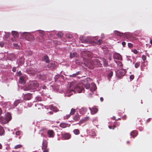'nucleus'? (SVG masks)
Here are the masks:
<instances>
[{"instance_id":"f257e3e1","label":"nucleus","mask_w":152,"mask_h":152,"mask_svg":"<svg viewBox=\"0 0 152 152\" xmlns=\"http://www.w3.org/2000/svg\"><path fill=\"white\" fill-rule=\"evenodd\" d=\"M84 57L83 58V60L84 63H83L81 62H79V61L76 60L75 62L78 65H80L81 66H88L90 65V64H91V61L90 59L92 57V54L90 52H84L83 53Z\"/></svg>"},{"instance_id":"f03ea898","label":"nucleus","mask_w":152,"mask_h":152,"mask_svg":"<svg viewBox=\"0 0 152 152\" xmlns=\"http://www.w3.org/2000/svg\"><path fill=\"white\" fill-rule=\"evenodd\" d=\"M70 91H73L76 90L78 93H81L84 91L83 84L80 83L76 84L75 82L71 83L69 86Z\"/></svg>"},{"instance_id":"7ed1b4c3","label":"nucleus","mask_w":152,"mask_h":152,"mask_svg":"<svg viewBox=\"0 0 152 152\" xmlns=\"http://www.w3.org/2000/svg\"><path fill=\"white\" fill-rule=\"evenodd\" d=\"M39 86V84L36 81L30 82L27 86H25L22 88V89L25 91L30 90H34L37 89Z\"/></svg>"},{"instance_id":"20e7f679","label":"nucleus","mask_w":152,"mask_h":152,"mask_svg":"<svg viewBox=\"0 0 152 152\" xmlns=\"http://www.w3.org/2000/svg\"><path fill=\"white\" fill-rule=\"evenodd\" d=\"M126 72V69L123 68L122 67H118L116 72V75L118 77L121 78L125 75Z\"/></svg>"},{"instance_id":"39448f33","label":"nucleus","mask_w":152,"mask_h":152,"mask_svg":"<svg viewBox=\"0 0 152 152\" xmlns=\"http://www.w3.org/2000/svg\"><path fill=\"white\" fill-rule=\"evenodd\" d=\"M23 35L26 39L28 41H32L34 39L33 36L28 33H24Z\"/></svg>"},{"instance_id":"423d86ee","label":"nucleus","mask_w":152,"mask_h":152,"mask_svg":"<svg viewBox=\"0 0 152 152\" xmlns=\"http://www.w3.org/2000/svg\"><path fill=\"white\" fill-rule=\"evenodd\" d=\"M47 142L46 140H44L42 143V149L43 150V152H48L47 147Z\"/></svg>"},{"instance_id":"0eeeda50","label":"nucleus","mask_w":152,"mask_h":152,"mask_svg":"<svg viewBox=\"0 0 152 152\" xmlns=\"http://www.w3.org/2000/svg\"><path fill=\"white\" fill-rule=\"evenodd\" d=\"M47 134L48 137L49 138H53L55 135V133L54 131L52 129H50L48 130Z\"/></svg>"},{"instance_id":"6e6552de","label":"nucleus","mask_w":152,"mask_h":152,"mask_svg":"<svg viewBox=\"0 0 152 152\" xmlns=\"http://www.w3.org/2000/svg\"><path fill=\"white\" fill-rule=\"evenodd\" d=\"M32 98V95L30 93H27L24 95L23 99L25 100H29Z\"/></svg>"},{"instance_id":"1a4fd4ad","label":"nucleus","mask_w":152,"mask_h":152,"mask_svg":"<svg viewBox=\"0 0 152 152\" xmlns=\"http://www.w3.org/2000/svg\"><path fill=\"white\" fill-rule=\"evenodd\" d=\"M89 108L91 114L92 115L95 114L98 111V109L96 107H94L92 108L89 107Z\"/></svg>"},{"instance_id":"9d476101","label":"nucleus","mask_w":152,"mask_h":152,"mask_svg":"<svg viewBox=\"0 0 152 152\" xmlns=\"http://www.w3.org/2000/svg\"><path fill=\"white\" fill-rule=\"evenodd\" d=\"M113 58L114 59L121 60L122 59V57L119 53H115L113 54Z\"/></svg>"},{"instance_id":"9b49d317","label":"nucleus","mask_w":152,"mask_h":152,"mask_svg":"<svg viewBox=\"0 0 152 152\" xmlns=\"http://www.w3.org/2000/svg\"><path fill=\"white\" fill-rule=\"evenodd\" d=\"M61 136L64 139H69L71 137V135L69 133H63Z\"/></svg>"},{"instance_id":"f8f14e48","label":"nucleus","mask_w":152,"mask_h":152,"mask_svg":"<svg viewBox=\"0 0 152 152\" xmlns=\"http://www.w3.org/2000/svg\"><path fill=\"white\" fill-rule=\"evenodd\" d=\"M42 60L43 61H45L46 63H48L50 62L49 58L47 55H45L42 57Z\"/></svg>"},{"instance_id":"ddd939ff","label":"nucleus","mask_w":152,"mask_h":152,"mask_svg":"<svg viewBox=\"0 0 152 152\" xmlns=\"http://www.w3.org/2000/svg\"><path fill=\"white\" fill-rule=\"evenodd\" d=\"M70 126V124L64 123H61L60 124V127L63 128H65L67 127H69Z\"/></svg>"},{"instance_id":"4468645a","label":"nucleus","mask_w":152,"mask_h":152,"mask_svg":"<svg viewBox=\"0 0 152 152\" xmlns=\"http://www.w3.org/2000/svg\"><path fill=\"white\" fill-rule=\"evenodd\" d=\"M64 76L62 75H55L54 77L55 80H57L58 79L61 80V79H64Z\"/></svg>"},{"instance_id":"2eb2a0df","label":"nucleus","mask_w":152,"mask_h":152,"mask_svg":"<svg viewBox=\"0 0 152 152\" xmlns=\"http://www.w3.org/2000/svg\"><path fill=\"white\" fill-rule=\"evenodd\" d=\"M37 77L39 79L42 80H45L46 78V76L43 74H39L38 75Z\"/></svg>"},{"instance_id":"dca6fc26","label":"nucleus","mask_w":152,"mask_h":152,"mask_svg":"<svg viewBox=\"0 0 152 152\" xmlns=\"http://www.w3.org/2000/svg\"><path fill=\"white\" fill-rule=\"evenodd\" d=\"M87 110L86 108L83 107L79 110V111L80 114H83L86 112Z\"/></svg>"},{"instance_id":"f3484780","label":"nucleus","mask_w":152,"mask_h":152,"mask_svg":"<svg viewBox=\"0 0 152 152\" xmlns=\"http://www.w3.org/2000/svg\"><path fill=\"white\" fill-rule=\"evenodd\" d=\"M6 118L7 119V120L9 122L12 119V116L11 114L9 113H7L5 116Z\"/></svg>"},{"instance_id":"a211bd4d","label":"nucleus","mask_w":152,"mask_h":152,"mask_svg":"<svg viewBox=\"0 0 152 152\" xmlns=\"http://www.w3.org/2000/svg\"><path fill=\"white\" fill-rule=\"evenodd\" d=\"M88 41V43H90L93 42H94V39H95V37H87Z\"/></svg>"},{"instance_id":"6ab92c4d","label":"nucleus","mask_w":152,"mask_h":152,"mask_svg":"<svg viewBox=\"0 0 152 152\" xmlns=\"http://www.w3.org/2000/svg\"><path fill=\"white\" fill-rule=\"evenodd\" d=\"M0 121L2 123L5 124L8 123L9 122L7 120V119L5 117L4 118L2 117H0Z\"/></svg>"},{"instance_id":"aec40b11","label":"nucleus","mask_w":152,"mask_h":152,"mask_svg":"<svg viewBox=\"0 0 152 152\" xmlns=\"http://www.w3.org/2000/svg\"><path fill=\"white\" fill-rule=\"evenodd\" d=\"M80 39L83 43H88L87 38H84L83 36H81L79 38Z\"/></svg>"},{"instance_id":"412c9836","label":"nucleus","mask_w":152,"mask_h":152,"mask_svg":"<svg viewBox=\"0 0 152 152\" xmlns=\"http://www.w3.org/2000/svg\"><path fill=\"white\" fill-rule=\"evenodd\" d=\"M79 55L76 52L71 53L70 54V57L71 58H75L77 57Z\"/></svg>"},{"instance_id":"4be33fe9","label":"nucleus","mask_w":152,"mask_h":152,"mask_svg":"<svg viewBox=\"0 0 152 152\" xmlns=\"http://www.w3.org/2000/svg\"><path fill=\"white\" fill-rule=\"evenodd\" d=\"M24 63V59L23 58H22L19 59L18 61V63L19 66H22Z\"/></svg>"},{"instance_id":"5701e85b","label":"nucleus","mask_w":152,"mask_h":152,"mask_svg":"<svg viewBox=\"0 0 152 152\" xmlns=\"http://www.w3.org/2000/svg\"><path fill=\"white\" fill-rule=\"evenodd\" d=\"M80 115L78 114L75 115L73 118V119L75 121H79L80 119Z\"/></svg>"},{"instance_id":"b1692460","label":"nucleus","mask_w":152,"mask_h":152,"mask_svg":"<svg viewBox=\"0 0 152 152\" xmlns=\"http://www.w3.org/2000/svg\"><path fill=\"white\" fill-rule=\"evenodd\" d=\"M137 131L136 130H134L131 132V133H130V135L132 137H135L137 136Z\"/></svg>"},{"instance_id":"393cba45","label":"nucleus","mask_w":152,"mask_h":152,"mask_svg":"<svg viewBox=\"0 0 152 152\" xmlns=\"http://www.w3.org/2000/svg\"><path fill=\"white\" fill-rule=\"evenodd\" d=\"M12 34L13 36L15 38L18 37L19 35L18 33L15 31H12Z\"/></svg>"},{"instance_id":"a878e982","label":"nucleus","mask_w":152,"mask_h":152,"mask_svg":"<svg viewBox=\"0 0 152 152\" xmlns=\"http://www.w3.org/2000/svg\"><path fill=\"white\" fill-rule=\"evenodd\" d=\"M23 100L21 99H18L15 101L14 102V104L15 106H17L18 104L22 102Z\"/></svg>"},{"instance_id":"bb28decb","label":"nucleus","mask_w":152,"mask_h":152,"mask_svg":"<svg viewBox=\"0 0 152 152\" xmlns=\"http://www.w3.org/2000/svg\"><path fill=\"white\" fill-rule=\"evenodd\" d=\"M19 82L22 84H24L25 83L24 77L23 76L21 77L19 80Z\"/></svg>"},{"instance_id":"cd10ccee","label":"nucleus","mask_w":152,"mask_h":152,"mask_svg":"<svg viewBox=\"0 0 152 152\" xmlns=\"http://www.w3.org/2000/svg\"><path fill=\"white\" fill-rule=\"evenodd\" d=\"M114 33L115 35L119 36H122L123 35V33H121L117 31H114Z\"/></svg>"},{"instance_id":"c85d7f7f","label":"nucleus","mask_w":152,"mask_h":152,"mask_svg":"<svg viewBox=\"0 0 152 152\" xmlns=\"http://www.w3.org/2000/svg\"><path fill=\"white\" fill-rule=\"evenodd\" d=\"M102 60L104 66H106L108 65V61L106 59L104 58H102Z\"/></svg>"},{"instance_id":"c756f323","label":"nucleus","mask_w":152,"mask_h":152,"mask_svg":"<svg viewBox=\"0 0 152 152\" xmlns=\"http://www.w3.org/2000/svg\"><path fill=\"white\" fill-rule=\"evenodd\" d=\"M81 72L80 71H79L77 72L76 73L73 74L72 75H70V77H75L77 76V75H78L81 74Z\"/></svg>"},{"instance_id":"7c9ffc66","label":"nucleus","mask_w":152,"mask_h":152,"mask_svg":"<svg viewBox=\"0 0 152 152\" xmlns=\"http://www.w3.org/2000/svg\"><path fill=\"white\" fill-rule=\"evenodd\" d=\"M4 131L3 128L0 126V135H2L4 133Z\"/></svg>"},{"instance_id":"2f4dec72","label":"nucleus","mask_w":152,"mask_h":152,"mask_svg":"<svg viewBox=\"0 0 152 152\" xmlns=\"http://www.w3.org/2000/svg\"><path fill=\"white\" fill-rule=\"evenodd\" d=\"M92 88H90V90L91 91H94L96 89V86L94 84H92Z\"/></svg>"},{"instance_id":"473e14b6","label":"nucleus","mask_w":152,"mask_h":152,"mask_svg":"<svg viewBox=\"0 0 152 152\" xmlns=\"http://www.w3.org/2000/svg\"><path fill=\"white\" fill-rule=\"evenodd\" d=\"M73 132L74 134L76 135H78L80 133V131L78 129H75L74 130Z\"/></svg>"},{"instance_id":"72a5a7b5","label":"nucleus","mask_w":152,"mask_h":152,"mask_svg":"<svg viewBox=\"0 0 152 152\" xmlns=\"http://www.w3.org/2000/svg\"><path fill=\"white\" fill-rule=\"evenodd\" d=\"M113 75V72L112 71H110L108 75V79L110 78Z\"/></svg>"},{"instance_id":"f704fd0d","label":"nucleus","mask_w":152,"mask_h":152,"mask_svg":"<svg viewBox=\"0 0 152 152\" xmlns=\"http://www.w3.org/2000/svg\"><path fill=\"white\" fill-rule=\"evenodd\" d=\"M84 86L86 89H88L90 87V83H87L85 84Z\"/></svg>"},{"instance_id":"c9c22d12","label":"nucleus","mask_w":152,"mask_h":152,"mask_svg":"<svg viewBox=\"0 0 152 152\" xmlns=\"http://www.w3.org/2000/svg\"><path fill=\"white\" fill-rule=\"evenodd\" d=\"M22 146V145L20 144H19L15 145V146L14 148L15 149H18L21 148Z\"/></svg>"},{"instance_id":"e433bc0d","label":"nucleus","mask_w":152,"mask_h":152,"mask_svg":"<svg viewBox=\"0 0 152 152\" xmlns=\"http://www.w3.org/2000/svg\"><path fill=\"white\" fill-rule=\"evenodd\" d=\"M75 112V110L74 109L72 108L71 110L70 114L71 115H73Z\"/></svg>"},{"instance_id":"4c0bfd02","label":"nucleus","mask_w":152,"mask_h":152,"mask_svg":"<svg viewBox=\"0 0 152 152\" xmlns=\"http://www.w3.org/2000/svg\"><path fill=\"white\" fill-rule=\"evenodd\" d=\"M112 54L110 53H108L107 54L106 58H107L109 60H111V59Z\"/></svg>"},{"instance_id":"58836bf2","label":"nucleus","mask_w":152,"mask_h":152,"mask_svg":"<svg viewBox=\"0 0 152 152\" xmlns=\"http://www.w3.org/2000/svg\"><path fill=\"white\" fill-rule=\"evenodd\" d=\"M118 66H123L122 62L120 61H115Z\"/></svg>"},{"instance_id":"ea45409f","label":"nucleus","mask_w":152,"mask_h":152,"mask_svg":"<svg viewBox=\"0 0 152 152\" xmlns=\"http://www.w3.org/2000/svg\"><path fill=\"white\" fill-rule=\"evenodd\" d=\"M63 35V34L61 32H59L57 34V36L58 37L61 38L62 37Z\"/></svg>"},{"instance_id":"a19ab883","label":"nucleus","mask_w":152,"mask_h":152,"mask_svg":"<svg viewBox=\"0 0 152 152\" xmlns=\"http://www.w3.org/2000/svg\"><path fill=\"white\" fill-rule=\"evenodd\" d=\"M35 100L37 101H41L42 99H41V97L40 96H37L36 97Z\"/></svg>"},{"instance_id":"79ce46f5","label":"nucleus","mask_w":152,"mask_h":152,"mask_svg":"<svg viewBox=\"0 0 152 152\" xmlns=\"http://www.w3.org/2000/svg\"><path fill=\"white\" fill-rule=\"evenodd\" d=\"M7 102H3L2 103V105L4 107H6L7 105Z\"/></svg>"},{"instance_id":"37998d69","label":"nucleus","mask_w":152,"mask_h":152,"mask_svg":"<svg viewBox=\"0 0 152 152\" xmlns=\"http://www.w3.org/2000/svg\"><path fill=\"white\" fill-rule=\"evenodd\" d=\"M13 45L14 47L16 48L17 49H19L20 48L19 46L16 43H13Z\"/></svg>"},{"instance_id":"c03bdc74","label":"nucleus","mask_w":152,"mask_h":152,"mask_svg":"<svg viewBox=\"0 0 152 152\" xmlns=\"http://www.w3.org/2000/svg\"><path fill=\"white\" fill-rule=\"evenodd\" d=\"M47 129L45 127H42L41 128L40 131L41 132L45 131L47 130Z\"/></svg>"},{"instance_id":"a18cd8bd","label":"nucleus","mask_w":152,"mask_h":152,"mask_svg":"<svg viewBox=\"0 0 152 152\" xmlns=\"http://www.w3.org/2000/svg\"><path fill=\"white\" fill-rule=\"evenodd\" d=\"M142 59L143 60V61L145 62V61L146 60V56L145 55H143L142 56Z\"/></svg>"},{"instance_id":"49530a36","label":"nucleus","mask_w":152,"mask_h":152,"mask_svg":"<svg viewBox=\"0 0 152 152\" xmlns=\"http://www.w3.org/2000/svg\"><path fill=\"white\" fill-rule=\"evenodd\" d=\"M102 43V41L101 39H99L97 42V44L98 45H101Z\"/></svg>"},{"instance_id":"de8ad7c7","label":"nucleus","mask_w":152,"mask_h":152,"mask_svg":"<svg viewBox=\"0 0 152 152\" xmlns=\"http://www.w3.org/2000/svg\"><path fill=\"white\" fill-rule=\"evenodd\" d=\"M89 117L88 116H87L85 117L83 119V121H88L89 119Z\"/></svg>"},{"instance_id":"09e8293b","label":"nucleus","mask_w":152,"mask_h":152,"mask_svg":"<svg viewBox=\"0 0 152 152\" xmlns=\"http://www.w3.org/2000/svg\"><path fill=\"white\" fill-rule=\"evenodd\" d=\"M132 51L134 53L137 54L138 53V52L136 49H134L132 50Z\"/></svg>"},{"instance_id":"8fccbe9b","label":"nucleus","mask_w":152,"mask_h":152,"mask_svg":"<svg viewBox=\"0 0 152 152\" xmlns=\"http://www.w3.org/2000/svg\"><path fill=\"white\" fill-rule=\"evenodd\" d=\"M128 46L130 48H132L133 47V45L131 43H128Z\"/></svg>"},{"instance_id":"3c124183","label":"nucleus","mask_w":152,"mask_h":152,"mask_svg":"<svg viewBox=\"0 0 152 152\" xmlns=\"http://www.w3.org/2000/svg\"><path fill=\"white\" fill-rule=\"evenodd\" d=\"M4 45V43L3 42H0V46L1 47H3Z\"/></svg>"},{"instance_id":"603ef678","label":"nucleus","mask_w":152,"mask_h":152,"mask_svg":"<svg viewBox=\"0 0 152 152\" xmlns=\"http://www.w3.org/2000/svg\"><path fill=\"white\" fill-rule=\"evenodd\" d=\"M105 54H106L108 52V49L106 48L105 49V50H104Z\"/></svg>"},{"instance_id":"864d4df0","label":"nucleus","mask_w":152,"mask_h":152,"mask_svg":"<svg viewBox=\"0 0 152 152\" xmlns=\"http://www.w3.org/2000/svg\"><path fill=\"white\" fill-rule=\"evenodd\" d=\"M21 132L20 131H17L16 132V134L17 135H19L20 134Z\"/></svg>"},{"instance_id":"5fc2aeb1","label":"nucleus","mask_w":152,"mask_h":152,"mask_svg":"<svg viewBox=\"0 0 152 152\" xmlns=\"http://www.w3.org/2000/svg\"><path fill=\"white\" fill-rule=\"evenodd\" d=\"M91 80V78H90V77H88L87 78H86V79L85 80V81L86 82H88V81H90Z\"/></svg>"},{"instance_id":"6e6d98bb","label":"nucleus","mask_w":152,"mask_h":152,"mask_svg":"<svg viewBox=\"0 0 152 152\" xmlns=\"http://www.w3.org/2000/svg\"><path fill=\"white\" fill-rule=\"evenodd\" d=\"M66 37H68L70 39L72 37V35H70V34L69 35H67L66 36Z\"/></svg>"},{"instance_id":"4d7b16f0","label":"nucleus","mask_w":152,"mask_h":152,"mask_svg":"<svg viewBox=\"0 0 152 152\" xmlns=\"http://www.w3.org/2000/svg\"><path fill=\"white\" fill-rule=\"evenodd\" d=\"M140 64L139 63H137L135 65V66H138L140 65Z\"/></svg>"},{"instance_id":"13d9d810","label":"nucleus","mask_w":152,"mask_h":152,"mask_svg":"<svg viewBox=\"0 0 152 152\" xmlns=\"http://www.w3.org/2000/svg\"><path fill=\"white\" fill-rule=\"evenodd\" d=\"M122 119L124 120L126 119V115H124V116H123L122 117Z\"/></svg>"},{"instance_id":"bf43d9fd","label":"nucleus","mask_w":152,"mask_h":152,"mask_svg":"<svg viewBox=\"0 0 152 152\" xmlns=\"http://www.w3.org/2000/svg\"><path fill=\"white\" fill-rule=\"evenodd\" d=\"M18 75L19 76H20L22 75V73L20 71H19L18 72Z\"/></svg>"},{"instance_id":"052dcab7","label":"nucleus","mask_w":152,"mask_h":152,"mask_svg":"<svg viewBox=\"0 0 152 152\" xmlns=\"http://www.w3.org/2000/svg\"><path fill=\"white\" fill-rule=\"evenodd\" d=\"M134 77L133 75H131L130 77V78L132 80H133L134 78Z\"/></svg>"},{"instance_id":"680f3d73","label":"nucleus","mask_w":152,"mask_h":152,"mask_svg":"<svg viewBox=\"0 0 152 152\" xmlns=\"http://www.w3.org/2000/svg\"><path fill=\"white\" fill-rule=\"evenodd\" d=\"M126 43L125 42H122V45L124 47L126 45Z\"/></svg>"},{"instance_id":"e2e57ef3","label":"nucleus","mask_w":152,"mask_h":152,"mask_svg":"<svg viewBox=\"0 0 152 152\" xmlns=\"http://www.w3.org/2000/svg\"><path fill=\"white\" fill-rule=\"evenodd\" d=\"M12 71L14 72H15L16 71V69L15 67H13L12 68Z\"/></svg>"},{"instance_id":"0e129e2a","label":"nucleus","mask_w":152,"mask_h":152,"mask_svg":"<svg viewBox=\"0 0 152 152\" xmlns=\"http://www.w3.org/2000/svg\"><path fill=\"white\" fill-rule=\"evenodd\" d=\"M151 121V119L150 118L148 119L146 121L147 122H149Z\"/></svg>"},{"instance_id":"69168bd1","label":"nucleus","mask_w":152,"mask_h":152,"mask_svg":"<svg viewBox=\"0 0 152 152\" xmlns=\"http://www.w3.org/2000/svg\"><path fill=\"white\" fill-rule=\"evenodd\" d=\"M100 100L101 102H102L104 100V99L102 97H101L100 98Z\"/></svg>"},{"instance_id":"338daca9","label":"nucleus","mask_w":152,"mask_h":152,"mask_svg":"<svg viewBox=\"0 0 152 152\" xmlns=\"http://www.w3.org/2000/svg\"><path fill=\"white\" fill-rule=\"evenodd\" d=\"M2 111L1 108H0V115L2 114Z\"/></svg>"},{"instance_id":"774afa93","label":"nucleus","mask_w":152,"mask_h":152,"mask_svg":"<svg viewBox=\"0 0 152 152\" xmlns=\"http://www.w3.org/2000/svg\"><path fill=\"white\" fill-rule=\"evenodd\" d=\"M113 120H116V118L115 116H113Z\"/></svg>"}]
</instances>
